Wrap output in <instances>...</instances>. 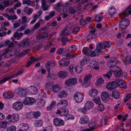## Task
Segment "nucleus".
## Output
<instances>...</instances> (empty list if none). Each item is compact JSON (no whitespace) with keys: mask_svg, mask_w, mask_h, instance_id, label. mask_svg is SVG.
Returning a JSON list of instances; mask_svg holds the SVG:
<instances>
[{"mask_svg":"<svg viewBox=\"0 0 131 131\" xmlns=\"http://www.w3.org/2000/svg\"><path fill=\"white\" fill-rule=\"evenodd\" d=\"M29 128V126L26 124H24L22 125V128L25 130H27Z\"/></svg>","mask_w":131,"mask_h":131,"instance_id":"nucleus-53","label":"nucleus"},{"mask_svg":"<svg viewBox=\"0 0 131 131\" xmlns=\"http://www.w3.org/2000/svg\"><path fill=\"white\" fill-rule=\"evenodd\" d=\"M35 124L38 127L41 126L43 125L42 122L41 120L38 121Z\"/></svg>","mask_w":131,"mask_h":131,"instance_id":"nucleus-64","label":"nucleus"},{"mask_svg":"<svg viewBox=\"0 0 131 131\" xmlns=\"http://www.w3.org/2000/svg\"><path fill=\"white\" fill-rule=\"evenodd\" d=\"M6 118L8 119L11 118L10 121L12 122H14L18 121L19 119V117L18 114H15L12 115H8Z\"/></svg>","mask_w":131,"mask_h":131,"instance_id":"nucleus-5","label":"nucleus"},{"mask_svg":"<svg viewBox=\"0 0 131 131\" xmlns=\"http://www.w3.org/2000/svg\"><path fill=\"white\" fill-rule=\"evenodd\" d=\"M104 81L102 78H100L98 79L96 83V85L97 86H99L102 84L104 83Z\"/></svg>","mask_w":131,"mask_h":131,"instance_id":"nucleus-37","label":"nucleus"},{"mask_svg":"<svg viewBox=\"0 0 131 131\" xmlns=\"http://www.w3.org/2000/svg\"><path fill=\"white\" fill-rule=\"evenodd\" d=\"M99 110L101 111H103L104 110V106L102 104H100L99 105V107L98 108Z\"/></svg>","mask_w":131,"mask_h":131,"instance_id":"nucleus-63","label":"nucleus"},{"mask_svg":"<svg viewBox=\"0 0 131 131\" xmlns=\"http://www.w3.org/2000/svg\"><path fill=\"white\" fill-rule=\"evenodd\" d=\"M34 117L35 118H37L39 117L41 115L39 111L34 112L32 114Z\"/></svg>","mask_w":131,"mask_h":131,"instance_id":"nucleus-42","label":"nucleus"},{"mask_svg":"<svg viewBox=\"0 0 131 131\" xmlns=\"http://www.w3.org/2000/svg\"><path fill=\"white\" fill-rule=\"evenodd\" d=\"M112 73L111 72L109 71L108 72L107 74H104L103 75L104 77H106L108 78L109 79L111 78V77L112 75Z\"/></svg>","mask_w":131,"mask_h":131,"instance_id":"nucleus-52","label":"nucleus"},{"mask_svg":"<svg viewBox=\"0 0 131 131\" xmlns=\"http://www.w3.org/2000/svg\"><path fill=\"white\" fill-rule=\"evenodd\" d=\"M119 79L116 80L115 81L109 82L106 86V87L110 90H112L117 88L118 85Z\"/></svg>","mask_w":131,"mask_h":131,"instance_id":"nucleus-2","label":"nucleus"},{"mask_svg":"<svg viewBox=\"0 0 131 131\" xmlns=\"http://www.w3.org/2000/svg\"><path fill=\"white\" fill-rule=\"evenodd\" d=\"M83 53L85 55L88 56H90L92 57V51L88 49L87 47H85L83 48L82 50Z\"/></svg>","mask_w":131,"mask_h":131,"instance_id":"nucleus-18","label":"nucleus"},{"mask_svg":"<svg viewBox=\"0 0 131 131\" xmlns=\"http://www.w3.org/2000/svg\"><path fill=\"white\" fill-rule=\"evenodd\" d=\"M77 79L76 78L70 79L65 81V83L68 86L70 87L74 85L77 83Z\"/></svg>","mask_w":131,"mask_h":131,"instance_id":"nucleus-9","label":"nucleus"},{"mask_svg":"<svg viewBox=\"0 0 131 131\" xmlns=\"http://www.w3.org/2000/svg\"><path fill=\"white\" fill-rule=\"evenodd\" d=\"M88 57H85L81 62L80 64L81 65L84 66L87 63V61H88Z\"/></svg>","mask_w":131,"mask_h":131,"instance_id":"nucleus-43","label":"nucleus"},{"mask_svg":"<svg viewBox=\"0 0 131 131\" xmlns=\"http://www.w3.org/2000/svg\"><path fill=\"white\" fill-rule=\"evenodd\" d=\"M92 78V75H87L84 79V82L83 83L82 85L84 86H89L90 84V81Z\"/></svg>","mask_w":131,"mask_h":131,"instance_id":"nucleus-11","label":"nucleus"},{"mask_svg":"<svg viewBox=\"0 0 131 131\" xmlns=\"http://www.w3.org/2000/svg\"><path fill=\"white\" fill-rule=\"evenodd\" d=\"M4 44L6 45H8V48H12L14 47V43L11 42L9 40L5 41L4 42Z\"/></svg>","mask_w":131,"mask_h":131,"instance_id":"nucleus-30","label":"nucleus"},{"mask_svg":"<svg viewBox=\"0 0 131 131\" xmlns=\"http://www.w3.org/2000/svg\"><path fill=\"white\" fill-rule=\"evenodd\" d=\"M69 110L66 108H64L62 110V113H63L64 115H66L68 113Z\"/></svg>","mask_w":131,"mask_h":131,"instance_id":"nucleus-55","label":"nucleus"},{"mask_svg":"<svg viewBox=\"0 0 131 131\" xmlns=\"http://www.w3.org/2000/svg\"><path fill=\"white\" fill-rule=\"evenodd\" d=\"M31 32V30L27 28L24 31V34L26 35L29 34Z\"/></svg>","mask_w":131,"mask_h":131,"instance_id":"nucleus-61","label":"nucleus"},{"mask_svg":"<svg viewBox=\"0 0 131 131\" xmlns=\"http://www.w3.org/2000/svg\"><path fill=\"white\" fill-rule=\"evenodd\" d=\"M29 91L32 94H36L38 92V90L35 86H31L29 88Z\"/></svg>","mask_w":131,"mask_h":131,"instance_id":"nucleus-19","label":"nucleus"},{"mask_svg":"<svg viewBox=\"0 0 131 131\" xmlns=\"http://www.w3.org/2000/svg\"><path fill=\"white\" fill-rule=\"evenodd\" d=\"M58 76L63 78H65L67 76V72L64 71H60L57 73Z\"/></svg>","mask_w":131,"mask_h":131,"instance_id":"nucleus-21","label":"nucleus"},{"mask_svg":"<svg viewBox=\"0 0 131 131\" xmlns=\"http://www.w3.org/2000/svg\"><path fill=\"white\" fill-rule=\"evenodd\" d=\"M94 18H95V20L98 22H100L103 18V17L102 16H101L99 14L95 16Z\"/></svg>","mask_w":131,"mask_h":131,"instance_id":"nucleus-38","label":"nucleus"},{"mask_svg":"<svg viewBox=\"0 0 131 131\" xmlns=\"http://www.w3.org/2000/svg\"><path fill=\"white\" fill-rule=\"evenodd\" d=\"M79 29L80 28L78 27H76L74 28L72 32L74 34H76L78 31Z\"/></svg>","mask_w":131,"mask_h":131,"instance_id":"nucleus-60","label":"nucleus"},{"mask_svg":"<svg viewBox=\"0 0 131 131\" xmlns=\"http://www.w3.org/2000/svg\"><path fill=\"white\" fill-rule=\"evenodd\" d=\"M93 100L96 104H99L101 103L99 97H98L96 98H94V99Z\"/></svg>","mask_w":131,"mask_h":131,"instance_id":"nucleus-56","label":"nucleus"},{"mask_svg":"<svg viewBox=\"0 0 131 131\" xmlns=\"http://www.w3.org/2000/svg\"><path fill=\"white\" fill-rule=\"evenodd\" d=\"M3 97L6 99H10L12 98L14 96V94H13L10 95L9 93L8 92H4L3 94Z\"/></svg>","mask_w":131,"mask_h":131,"instance_id":"nucleus-28","label":"nucleus"},{"mask_svg":"<svg viewBox=\"0 0 131 131\" xmlns=\"http://www.w3.org/2000/svg\"><path fill=\"white\" fill-rule=\"evenodd\" d=\"M97 94V91L94 89H91L89 92V94L91 97H95Z\"/></svg>","mask_w":131,"mask_h":131,"instance_id":"nucleus-24","label":"nucleus"},{"mask_svg":"<svg viewBox=\"0 0 131 131\" xmlns=\"http://www.w3.org/2000/svg\"><path fill=\"white\" fill-rule=\"evenodd\" d=\"M118 81V85L120 88H124V89L127 88V85L124 81L119 79Z\"/></svg>","mask_w":131,"mask_h":131,"instance_id":"nucleus-20","label":"nucleus"},{"mask_svg":"<svg viewBox=\"0 0 131 131\" xmlns=\"http://www.w3.org/2000/svg\"><path fill=\"white\" fill-rule=\"evenodd\" d=\"M91 63L93 64L92 67L93 69L97 70L99 69V64L97 62L95 61H93Z\"/></svg>","mask_w":131,"mask_h":131,"instance_id":"nucleus-31","label":"nucleus"},{"mask_svg":"<svg viewBox=\"0 0 131 131\" xmlns=\"http://www.w3.org/2000/svg\"><path fill=\"white\" fill-rule=\"evenodd\" d=\"M52 89L54 92L57 93L60 90V88L58 85L56 84L53 86Z\"/></svg>","mask_w":131,"mask_h":131,"instance_id":"nucleus-29","label":"nucleus"},{"mask_svg":"<svg viewBox=\"0 0 131 131\" xmlns=\"http://www.w3.org/2000/svg\"><path fill=\"white\" fill-rule=\"evenodd\" d=\"M129 7H128L122 13L119 15V16L120 18H122L123 16H127L128 14L131 15V10H129Z\"/></svg>","mask_w":131,"mask_h":131,"instance_id":"nucleus-16","label":"nucleus"},{"mask_svg":"<svg viewBox=\"0 0 131 131\" xmlns=\"http://www.w3.org/2000/svg\"><path fill=\"white\" fill-rule=\"evenodd\" d=\"M36 39L38 40L39 41L41 42H43L45 41V38L43 37L42 35L41 34L39 35L36 36Z\"/></svg>","mask_w":131,"mask_h":131,"instance_id":"nucleus-35","label":"nucleus"},{"mask_svg":"<svg viewBox=\"0 0 131 131\" xmlns=\"http://www.w3.org/2000/svg\"><path fill=\"white\" fill-rule=\"evenodd\" d=\"M23 72V71H22L21 70L19 71L17 73H16L15 74L13 75L12 76V77L14 78L16 77L18 75L22 74ZM11 78H12L11 77Z\"/></svg>","mask_w":131,"mask_h":131,"instance_id":"nucleus-58","label":"nucleus"},{"mask_svg":"<svg viewBox=\"0 0 131 131\" xmlns=\"http://www.w3.org/2000/svg\"><path fill=\"white\" fill-rule=\"evenodd\" d=\"M53 122L54 124L56 126H62L64 124V121L59 118H55L53 120Z\"/></svg>","mask_w":131,"mask_h":131,"instance_id":"nucleus-6","label":"nucleus"},{"mask_svg":"<svg viewBox=\"0 0 131 131\" xmlns=\"http://www.w3.org/2000/svg\"><path fill=\"white\" fill-rule=\"evenodd\" d=\"M35 102L36 100L32 97H26L23 103L25 105H31Z\"/></svg>","mask_w":131,"mask_h":131,"instance_id":"nucleus-10","label":"nucleus"},{"mask_svg":"<svg viewBox=\"0 0 131 131\" xmlns=\"http://www.w3.org/2000/svg\"><path fill=\"white\" fill-rule=\"evenodd\" d=\"M19 92L18 93L19 95L21 96H24L26 93V91L23 88H21L19 90Z\"/></svg>","mask_w":131,"mask_h":131,"instance_id":"nucleus-40","label":"nucleus"},{"mask_svg":"<svg viewBox=\"0 0 131 131\" xmlns=\"http://www.w3.org/2000/svg\"><path fill=\"white\" fill-rule=\"evenodd\" d=\"M64 55L67 57L72 59L77 56V53L74 54L71 53L69 52L67 53L64 54Z\"/></svg>","mask_w":131,"mask_h":131,"instance_id":"nucleus-27","label":"nucleus"},{"mask_svg":"<svg viewBox=\"0 0 131 131\" xmlns=\"http://www.w3.org/2000/svg\"><path fill=\"white\" fill-rule=\"evenodd\" d=\"M102 99L105 103L107 102L110 99V95L108 92L104 91L101 94Z\"/></svg>","mask_w":131,"mask_h":131,"instance_id":"nucleus-13","label":"nucleus"},{"mask_svg":"<svg viewBox=\"0 0 131 131\" xmlns=\"http://www.w3.org/2000/svg\"><path fill=\"white\" fill-rule=\"evenodd\" d=\"M16 127L14 125H12L8 127L7 129V131H15Z\"/></svg>","mask_w":131,"mask_h":131,"instance_id":"nucleus-47","label":"nucleus"},{"mask_svg":"<svg viewBox=\"0 0 131 131\" xmlns=\"http://www.w3.org/2000/svg\"><path fill=\"white\" fill-rule=\"evenodd\" d=\"M51 84L50 83H46V88L47 90H49L51 88Z\"/></svg>","mask_w":131,"mask_h":131,"instance_id":"nucleus-59","label":"nucleus"},{"mask_svg":"<svg viewBox=\"0 0 131 131\" xmlns=\"http://www.w3.org/2000/svg\"><path fill=\"white\" fill-rule=\"evenodd\" d=\"M46 102L43 99L40 100L38 103V105L40 107H43L45 104Z\"/></svg>","mask_w":131,"mask_h":131,"instance_id":"nucleus-41","label":"nucleus"},{"mask_svg":"<svg viewBox=\"0 0 131 131\" xmlns=\"http://www.w3.org/2000/svg\"><path fill=\"white\" fill-rule=\"evenodd\" d=\"M23 105L22 102L18 101L15 103L13 104V107L15 110H19L22 109Z\"/></svg>","mask_w":131,"mask_h":131,"instance_id":"nucleus-14","label":"nucleus"},{"mask_svg":"<svg viewBox=\"0 0 131 131\" xmlns=\"http://www.w3.org/2000/svg\"><path fill=\"white\" fill-rule=\"evenodd\" d=\"M75 69L76 72L78 73H79L81 72L82 70V67L81 66H77L76 67Z\"/></svg>","mask_w":131,"mask_h":131,"instance_id":"nucleus-46","label":"nucleus"},{"mask_svg":"<svg viewBox=\"0 0 131 131\" xmlns=\"http://www.w3.org/2000/svg\"><path fill=\"white\" fill-rule=\"evenodd\" d=\"M96 125L95 122H90L89 124V126L90 129H89V131L93 130L94 128V126Z\"/></svg>","mask_w":131,"mask_h":131,"instance_id":"nucleus-33","label":"nucleus"},{"mask_svg":"<svg viewBox=\"0 0 131 131\" xmlns=\"http://www.w3.org/2000/svg\"><path fill=\"white\" fill-rule=\"evenodd\" d=\"M68 50L69 52L72 53L74 51V50H76L77 49L75 45H73L69 47Z\"/></svg>","mask_w":131,"mask_h":131,"instance_id":"nucleus-44","label":"nucleus"},{"mask_svg":"<svg viewBox=\"0 0 131 131\" xmlns=\"http://www.w3.org/2000/svg\"><path fill=\"white\" fill-rule=\"evenodd\" d=\"M11 78V77H8L4 78L2 80L0 81V84H2L3 83L5 82L6 81Z\"/></svg>","mask_w":131,"mask_h":131,"instance_id":"nucleus-49","label":"nucleus"},{"mask_svg":"<svg viewBox=\"0 0 131 131\" xmlns=\"http://www.w3.org/2000/svg\"><path fill=\"white\" fill-rule=\"evenodd\" d=\"M26 26H23L19 27L17 29V31H22L24 30L26 28Z\"/></svg>","mask_w":131,"mask_h":131,"instance_id":"nucleus-62","label":"nucleus"},{"mask_svg":"<svg viewBox=\"0 0 131 131\" xmlns=\"http://www.w3.org/2000/svg\"><path fill=\"white\" fill-rule=\"evenodd\" d=\"M118 61L116 57H113L109 60L107 65L110 68H113L115 67Z\"/></svg>","mask_w":131,"mask_h":131,"instance_id":"nucleus-3","label":"nucleus"},{"mask_svg":"<svg viewBox=\"0 0 131 131\" xmlns=\"http://www.w3.org/2000/svg\"><path fill=\"white\" fill-rule=\"evenodd\" d=\"M29 39L28 38H26L23 40L20 43V46L22 47H29L30 46H32L33 44H35L36 41H32L29 43Z\"/></svg>","mask_w":131,"mask_h":131,"instance_id":"nucleus-1","label":"nucleus"},{"mask_svg":"<svg viewBox=\"0 0 131 131\" xmlns=\"http://www.w3.org/2000/svg\"><path fill=\"white\" fill-rule=\"evenodd\" d=\"M114 74L115 77H119L122 75V70L121 69L118 70H116L114 72Z\"/></svg>","mask_w":131,"mask_h":131,"instance_id":"nucleus-25","label":"nucleus"},{"mask_svg":"<svg viewBox=\"0 0 131 131\" xmlns=\"http://www.w3.org/2000/svg\"><path fill=\"white\" fill-rule=\"evenodd\" d=\"M109 15H110L112 16L115 13V9L113 7H111L110 9L109 10Z\"/></svg>","mask_w":131,"mask_h":131,"instance_id":"nucleus-48","label":"nucleus"},{"mask_svg":"<svg viewBox=\"0 0 131 131\" xmlns=\"http://www.w3.org/2000/svg\"><path fill=\"white\" fill-rule=\"evenodd\" d=\"M7 125V122L6 121H0V128H5Z\"/></svg>","mask_w":131,"mask_h":131,"instance_id":"nucleus-45","label":"nucleus"},{"mask_svg":"<svg viewBox=\"0 0 131 131\" xmlns=\"http://www.w3.org/2000/svg\"><path fill=\"white\" fill-rule=\"evenodd\" d=\"M68 103L67 101L65 100H61L59 102L58 105H60L62 107H66L68 105Z\"/></svg>","mask_w":131,"mask_h":131,"instance_id":"nucleus-23","label":"nucleus"},{"mask_svg":"<svg viewBox=\"0 0 131 131\" xmlns=\"http://www.w3.org/2000/svg\"><path fill=\"white\" fill-rule=\"evenodd\" d=\"M67 93L64 91H62L60 92L58 94V97L62 98L65 97L67 95Z\"/></svg>","mask_w":131,"mask_h":131,"instance_id":"nucleus-36","label":"nucleus"},{"mask_svg":"<svg viewBox=\"0 0 131 131\" xmlns=\"http://www.w3.org/2000/svg\"><path fill=\"white\" fill-rule=\"evenodd\" d=\"M112 96L116 99H119L120 96L119 93L116 90H114L112 92Z\"/></svg>","mask_w":131,"mask_h":131,"instance_id":"nucleus-22","label":"nucleus"},{"mask_svg":"<svg viewBox=\"0 0 131 131\" xmlns=\"http://www.w3.org/2000/svg\"><path fill=\"white\" fill-rule=\"evenodd\" d=\"M54 66L55 64L54 63L50 61H48L46 63V67L47 68L48 66L52 67Z\"/></svg>","mask_w":131,"mask_h":131,"instance_id":"nucleus-50","label":"nucleus"},{"mask_svg":"<svg viewBox=\"0 0 131 131\" xmlns=\"http://www.w3.org/2000/svg\"><path fill=\"white\" fill-rule=\"evenodd\" d=\"M89 121L88 117L85 115L80 118L79 122L82 124H85L88 123L89 122Z\"/></svg>","mask_w":131,"mask_h":131,"instance_id":"nucleus-15","label":"nucleus"},{"mask_svg":"<svg viewBox=\"0 0 131 131\" xmlns=\"http://www.w3.org/2000/svg\"><path fill=\"white\" fill-rule=\"evenodd\" d=\"M59 64L64 67L67 66L70 64V61L67 58H63L59 61Z\"/></svg>","mask_w":131,"mask_h":131,"instance_id":"nucleus-12","label":"nucleus"},{"mask_svg":"<svg viewBox=\"0 0 131 131\" xmlns=\"http://www.w3.org/2000/svg\"><path fill=\"white\" fill-rule=\"evenodd\" d=\"M131 97V94H128L126 96L124 97V101L125 102H127V100Z\"/></svg>","mask_w":131,"mask_h":131,"instance_id":"nucleus-54","label":"nucleus"},{"mask_svg":"<svg viewBox=\"0 0 131 131\" xmlns=\"http://www.w3.org/2000/svg\"><path fill=\"white\" fill-rule=\"evenodd\" d=\"M93 106V104L92 102L88 101L85 104L84 107L81 109V112L83 113H85L87 110L92 108Z\"/></svg>","mask_w":131,"mask_h":131,"instance_id":"nucleus-4","label":"nucleus"},{"mask_svg":"<svg viewBox=\"0 0 131 131\" xmlns=\"http://www.w3.org/2000/svg\"><path fill=\"white\" fill-rule=\"evenodd\" d=\"M11 50H10L8 49H6L4 51V54H5V57L7 58H8L13 56V54H10L9 52H10Z\"/></svg>","mask_w":131,"mask_h":131,"instance_id":"nucleus-26","label":"nucleus"},{"mask_svg":"<svg viewBox=\"0 0 131 131\" xmlns=\"http://www.w3.org/2000/svg\"><path fill=\"white\" fill-rule=\"evenodd\" d=\"M24 10L25 13L29 15L31 14L32 12V8H30L28 7H25L24 9Z\"/></svg>","mask_w":131,"mask_h":131,"instance_id":"nucleus-32","label":"nucleus"},{"mask_svg":"<svg viewBox=\"0 0 131 131\" xmlns=\"http://www.w3.org/2000/svg\"><path fill=\"white\" fill-rule=\"evenodd\" d=\"M30 51V50L29 49L24 50L21 53H19L18 55V56L19 57H22L25 55L26 54H28Z\"/></svg>","mask_w":131,"mask_h":131,"instance_id":"nucleus-34","label":"nucleus"},{"mask_svg":"<svg viewBox=\"0 0 131 131\" xmlns=\"http://www.w3.org/2000/svg\"><path fill=\"white\" fill-rule=\"evenodd\" d=\"M74 97L76 102L77 103L81 102L83 99V95L79 92L76 93L74 94Z\"/></svg>","mask_w":131,"mask_h":131,"instance_id":"nucleus-8","label":"nucleus"},{"mask_svg":"<svg viewBox=\"0 0 131 131\" xmlns=\"http://www.w3.org/2000/svg\"><path fill=\"white\" fill-rule=\"evenodd\" d=\"M130 21L127 19L122 20L119 23L120 28L122 29H125L129 25Z\"/></svg>","mask_w":131,"mask_h":131,"instance_id":"nucleus-7","label":"nucleus"},{"mask_svg":"<svg viewBox=\"0 0 131 131\" xmlns=\"http://www.w3.org/2000/svg\"><path fill=\"white\" fill-rule=\"evenodd\" d=\"M98 45V47L99 49L101 50L102 49L105 48V45L104 41H102L100 43H99Z\"/></svg>","mask_w":131,"mask_h":131,"instance_id":"nucleus-39","label":"nucleus"},{"mask_svg":"<svg viewBox=\"0 0 131 131\" xmlns=\"http://www.w3.org/2000/svg\"><path fill=\"white\" fill-rule=\"evenodd\" d=\"M67 28H65L64 30H62V32L61 33L60 35L61 36L63 35L66 36V35H69V33H66V31H67Z\"/></svg>","mask_w":131,"mask_h":131,"instance_id":"nucleus-51","label":"nucleus"},{"mask_svg":"<svg viewBox=\"0 0 131 131\" xmlns=\"http://www.w3.org/2000/svg\"><path fill=\"white\" fill-rule=\"evenodd\" d=\"M102 50H101L98 47V45H97V47L95 50L92 51V57L98 56H99L101 53Z\"/></svg>","mask_w":131,"mask_h":131,"instance_id":"nucleus-17","label":"nucleus"},{"mask_svg":"<svg viewBox=\"0 0 131 131\" xmlns=\"http://www.w3.org/2000/svg\"><path fill=\"white\" fill-rule=\"evenodd\" d=\"M68 39L66 38H63L62 37V44L63 45H64L66 44V42L67 41Z\"/></svg>","mask_w":131,"mask_h":131,"instance_id":"nucleus-57","label":"nucleus"}]
</instances>
